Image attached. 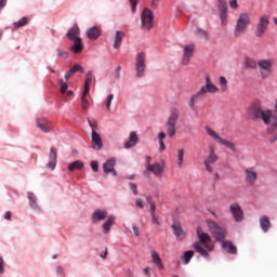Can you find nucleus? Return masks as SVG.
Wrapping results in <instances>:
<instances>
[{
  "label": "nucleus",
  "mask_w": 277,
  "mask_h": 277,
  "mask_svg": "<svg viewBox=\"0 0 277 277\" xmlns=\"http://www.w3.org/2000/svg\"><path fill=\"white\" fill-rule=\"evenodd\" d=\"M197 237L199 241L193 245L194 250L201 254L203 259H209V252H213L215 246L211 243V236L202 230V227H197Z\"/></svg>",
  "instance_id": "f257e3e1"
},
{
  "label": "nucleus",
  "mask_w": 277,
  "mask_h": 277,
  "mask_svg": "<svg viewBox=\"0 0 277 277\" xmlns=\"http://www.w3.org/2000/svg\"><path fill=\"white\" fill-rule=\"evenodd\" d=\"M249 114H251L253 120H263L264 124L272 123V110L261 109V104L259 102H254L249 108Z\"/></svg>",
  "instance_id": "f03ea898"
},
{
  "label": "nucleus",
  "mask_w": 277,
  "mask_h": 277,
  "mask_svg": "<svg viewBox=\"0 0 277 277\" xmlns=\"http://www.w3.org/2000/svg\"><path fill=\"white\" fill-rule=\"evenodd\" d=\"M248 25H250V14L242 13L239 15L236 26L234 28V36L235 38H241L246 30L248 29Z\"/></svg>",
  "instance_id": "7ed1b4c3"
},
{
  "label": "nucleus",
  "mask_w": 277,
  "mask_h": 277,
  "mask_svg": "<svg viewBox=\"0 0 277 277\" xmlns=\"http://www.w3.org/2000/svg\"><path fill=\"white\" fill-rule=\"evenodd\" d=\"M205 129H206L207 135H209V137H212V140H214L216 144H221V146H225L226 148L232 150V153H237V147H235L233 142L222 138V136H220V134H217V132H215V130L211 129V127L209 126H207Z\"/></svg>",
  "instance_id": "20e7f679"
},
{
  "label": "nucleus",
  "mask_w": 277,
  "mask_h": 277,
  "mask_svg": "<svg viewBox=\"0 0 277 277\" xmlns=\"http://www.w3.org/2000/svg\"><path fill=\"white\" fill-rule=\"evenodd\" d=\"M207 226L216 241L224 242V239L226 238V229L224 227L217 225L215 221H207Z\"/></svg>",
  "instance_id": "39448f33"
},
{
  "label": "nucleus",
  "mask_w": 277,
  "mask_h": 277,
  "mask_svg": "<svg viewBox=\"0 0 277 277\" xmlns=\"http://www.w3.org/2000/svg\"><path fill=\"white\" fill-rule=\"evenodd\" d=\"M146 72V53L140 52L135 57V75L142 79Z\"/></svg>",
  "instance_id": "423d86ee"
},
{
  "label": "nucleus",
  "mask_w": 277,
  "mask_h": 277,
  "mask_svg": "<svg viewBox=\"0 0 277 277\" xmlns=\"http://www.w3.org/2000/svg\"><path fill=\"white\" fill-rule=\"evenodd\" d=\"M155 25V14L153 11L148 8H145L141 14V27L142 29L146 28L147 29H153Z\"/></svg>",
  "instance_id": "0eeeda50"
},
{
  "label": "nucleus",
  "mask_w": 277,
  "mask_h": 277,
  "mask_svg": "<svg viewBox=\"0 0 277 277\" xmlns=\"http://www.w3.org/2000/svg\"><path fill=\"white\" fill-rule=\"evenodd\" d=\"M274 58L258 61V67L260 68L262 79H268V77H272V66H274Z\"/></svg>",
  "instance_id": "6e6552de"
},
{
  "label": "nucleus",
  "mask_w": 277,
  "mask_h": 277,
  "mask_svg": "<svg viewBox=\"0 0 277 277\" xmlns=\"http://www.w3.org/2000/svg\"><path fill=\"white\" fill-rule=\"evenodd\" d=\"M176 122H179V111L173 110L166 124L169 137H174V135H176Z\"/></svg>",
  "instance_id": "1a4fd4ad"
},
{
  "label": "nucleus",
  "mask_w": 277,
  "mask_h": 277,
  "mask_svg": "<svg viewBox=\"0 0 277 277\" xmlns=\"http://www.w3.org/2000/svg\"><path fill=\"white\" fill-rule=\"evenodd\" d=\"M220 159V157L217 156V154H215V147L213 146H209V155L207 156V158L203 161V166L207 170V172H213V163H216V161Z\"/></svg>",
  "instance_id": "9d476101"
},
{
  "label": "nucleus",
  "mask_w": 277,
  "mask_h": 277,
  "mask_svg": "<svg viewBox=\"0 0 277 277\" xmlns=\"http://www.w3.org/2000/svg\"><path fill=\"white\" fill-rule=\"evenodd\" d=\"M267 27H269V16L262 15L256 25V31H255L256 38H263V35L265 34V31H267Z\"/></svg>",
  "instance_id": "9b49d317"
},
{
  "label": "nucleus",
  "mask_w": 277,
  "mask_h": 277,
  "mask_svg": "<svg viewBox=\"0 0 277 277\" xmlns=\"http://www.w3.org/2000/svg\"><path fill=\"white\" fill-rule=\"evenodd\" d=\"M183 50H184V53H183L182 64L183 66H189V62L192 61V57H194V51H196V44L190 43V44L184 45Z\"/></svg>",
  "instance_id": "f8f14e48"
},
{
  "label": "nucleus",
  "mask_w": 277,
  "mask_h": 277,
  "mask_svg": "<svg viewBox=\"0 0 277 277\" xmlns=\"http://www.w3.org/2000/svg\"><path fill=\"white\" fill-rule=\"evenodd\" d=\"M229 211L235 222H241L243 220V210H241V207L239 206V203H232L229 206Z\"/></svg>",
  "instance_id": "ddd939ff"
},
{
  "label": "nucleus",
  "mask_w": 277,
  "mask_h": 277,
  "mask_svg": "<svg viewBox=\"0 0 277 277\" xmlns=\"http://www.w3.org/2000/svg\"><path fill=\"white\" fill-rule=\"evenodd\" d=\"M200 89L205 91V94H217L220 92V89L213 84L209 76L206 77V84Z\"/></svg>",
  "instance_id": "4468645a"
},
{
  "label": "nucleus",
  "mask_w": 277,
  "mask_h": 277,
  "mask_svg": "<svg viewBox=\"0 0 277 277\" xmlns=\"http://www.w3.org/2000/svg\"><path fill=\"white\" fill-rule=\"evenodd\" d=\"M147 203L149 205V212L151 215V222L153 224H156L157 226H159V217L157 216V214L155 213V211H157V205L155 203V199H153V197L148 196L146 198Z\"/></svg>",
  "instance_id": "2eb2a0df"
},
{
  "label": "nucleus",
  "mask_w": 277,
  "mask_h": 277,
  "mask_svg": "<svg viewBox=\"0 0 277 277\" xmlns=\"http://www.w3.org/2000/svg\"><path fill=\"white\" fill-rule=\"evenodd\" d=\"M147 172H151L154 176H161L163 170H166V163L156 162L154 164L146 166Z\"/></svg>",
  "instance_id": "dca6fc26"
},
{
  "label": "nucleus",
  "mask_w": 277,
  "mask_h": 277,
  "mask_svg": "<svg viewBox=\"0 0 277 277\" xmlns=\"http://www.w3.org/2000/svg\"><path fill=\"white\" fill-rule=\"evenodd\" d=\"M91 144L93 150H101L103 148V138L95 130H93L91 133Z\"/></svg>",
  "instance_id": "f3484780"
},
{
  "label": "nucleus",
  "mask_w": 277,
  "mask_h": 277,
  "mask_svg": "<svg viewBox=\"0 0 277 277\" xmlns=\"http://www.w3.org/2000/svg\"><path fill=\"white\" fill-rule=\"evenodd\" d=\"M116 158H110L108 159L104 164H103V170L105 174H113L114 176H118V172H116Z\"/></svg>",
  "instance_id": "a211bd4d"
},
{
  "label": "nucleus",
  "mask_w": 277,
  "mask_h": 277,
  "mask_svg": "<svg viewBox=\"0 0 277 277\" xmlns=\"http://www.w3.org/2000/svg\"><path fill=\"white\" fill-rule=\"evenodd\" d=\"M246 183L248 185H254L256 183V179H259V174L254 170V168H249L245 170Z\"/></svg>",
  "instance_id": "6ab92c4d"
},
{
  "label": "nucleus",
  "mask_w": 277,
  "mask_h": 277,
  "mask_svg": "<svg viewBox=\"0 0 277 277\" xmlns=\"http://www.w3.org/2000/svg\"><path fill=\"white\" fill-rule=\"evenodd\" d=\"M207 96V93H205L203 89H200L197 93H195L190 97L189 107L190 109H194L196 103H199V101H202Z\"/></svg>",
  "instance_id": "aec40b11"
},
{
  "label": "nucleus",
  "mask_w": 277,
  "mask_h": 277,
  "mask_svg": "<svg viewBox=\"0 0 277 277\" xmlns=\"http://www.w3.org/2000/svg\"><path fill=\"white\" fill-rule=\"evenodd\" d=\"M81 29H79L78 25H74L67 32L66 37L68 38V40L72 41V40H77L80 39L81 37Z\"/></svg>",
  "instance_id": "412c9836"
},
{
  "label": "nucleus",
  "mask_w": 277,
  "mask_h": 277,
  "mask_svg": "<svg viewBox=\"0 0 277 277\" xmlns=\"http://www.w3.org/2000/svg\"><path fill=\"white\" fill-rule=\"evenodd\" d=\"M107 219V211L105 210H95L92 214L93 224H98V222H103V220Z\"/></svg>",
  "instance_id": "4be33fe9"
},
{
  "label": "nucleus",
  "mask_w": 277,
  "mask_h": 277,
  "mask_svg": "<svg viewBox=\"0 0 277 277\" xmlns=\"http://www.w3.org/2000/svg\"><path fill=\"white\" fill-rule=\"evenodd\" d=\"M49 159L47 168H49V170H55V166H57V151H55V148L53 147L50 149Z\"/></svg>",
  "instance_id": "5701e85b"
},
{
  "label": "nucleus",
  "mask_w": 277,
  "mask_h": 277,
  "mask_svg": "<svg viewBox=\"0 0 277 277\" xmlns=\"http://www.w3.org/2000/svg\"><path fill=\"white\" fill-rule=\"evenodd\" d=\"M37 126L41 131H43V133H49V131L53 129V124L47 119L37 120Z\"/></svg>",
  "instance_id": "b1692460"
},
{
  "label": "nucleus",
  "mask_w": 277,
  "mask_h": 277,
  "mask_svg": "<svg viewBox=\"0 0 277 277\" xmlns=\"http://www.w3.org/2000/svg\"><path fill=\"white\" fill-rule=\"evenodd\" d=\"M124 36H127L124 34V31L122 30H117L115 34V38H114V49H120V45L122 44V40H124Z\"/></svg>",
  "instance_id": "393cba45"
},
{
  "label": "nucleus",
  "mask_w": 277,
  "mask_h": 277,
  "mask_svg": "<svg viewBox=\"0 0 277 277\" xmlns=\"http://www.w3.org/2000/svg\"><path fill=\"white\" fill-rule=\"evenodd\" d=\"M71 42H74V44L70 47L71 53L79 54L83 51V42H82L81 38L74 39V40H71Z\"/></svg>",
  "instance_id": "a878e982"
},
{
  "label": "nucleus",
  "mask_w": 277,
  "mask_h": 277,
  "mask_svg": "<svg viewBox=\"0 0 277 277\" xmlns=\"http://www.w3.org/2000/svg\"><path fill=\"white\" fill-rule=\"evenodd\" d=\"M87 37L89 40H98L101 38V30L96 26L91 27L87 30Z\"/></svg>",
  "instance_id": "bb28decb"
},
{
  "label": "nucleus",
  "mask_w": 277,
  "mask_h": 277,
  "mask_svg": "<svg viewBox=\"0 0 277 277\" xmlns=\"http://www.w3.org/2000/svg\"><path fill=\"white\" fill-rule=\"evenodd\" d=\"M172 229H173V233H174L176 239H179V241H183V239L185 238L186 233H185V230H183L181 225L173 224Z\"/></svg>",
  "instance_id": "cd10ccee"
},
{
  "label": "nucleus",
  "mask_w": 277,
  "mask_h": 277,
  "mask_svg": "<svg viewBox=\"0 0 277 277\" xmlns=\"http://www.w3.org/2000/svg\"><path fill=\"white\" fill-rule=\"evenodd\" d=\"M222 248H224L228 254H237V247H235L230 240H223Z\"/></svg>",
  "instance_id": "c85d7f7f"
},
{
  "label": "nucleus",
  "mask_w": 277,
  "mask_h": 277,
  "mask_svg": "<svg viewBox=\"0 0 277 277\" xmlns=\"http://www.w3.org/2000/svg\"><path fill=\"white\" fill-rule=\"evenodd\" d=\"M137 142H138L137 133L136 132H131L129 141L126 142V144H124V148H128V149L133 148V146H136Z\"/></svg>",
  "instance_id": "c756f323"
},
{
  "label": "nucleus",
  "mask_w": 277,
  "mask_h": 277,
  "mask_svg": "<svg viewBox=\"0 0 277 277\" xmlns=\"http://www.w3.org/2000/svg\"><path fill=\"white\" fill-rule=\"evenodd\" d=\"M151 261L158 269H163V263L161 262V256H159L158 252L155 250L151 251Z\"/></svg>",
  "instance_id": "7c9ffc66"
},
{
  "label": "nucleus",
  "mask_w": 277,
  "mask_h": 277,
  "mask_svg": "<svg viewBox=\"0 0 277 277\" xmlns=\"http://www.w3.org/2000/svg\"><path fill=\"white\" fill-rule=\"evenodd\" d=\"M260 226L264 233H267L269 230V226H272V223L269 222V216H262L260 219Z\"/></svg>",
  "instance_id": "2f4dec72"
},
{
  "label": "nucleus",
  "mask_w": 277,
  "mask_h": 277,
  "mask_svg": "<svg viewBox=\"0 0 277 277\" xmlns=\"http://www.w3.org/2000/svg\"><path fill=\"white\" fill-rule=\"evenodd\" d=\"M115 222H116V217L109 216L106 220V222L102 225L104 233H109V230H111V227L114 226Z\"/></svg>",
  "instance_id": "473e14b6"
},
{
  "label": "nucleus",
  "mask_w": 277,
  "mask_h": 277,
  "mask_svg": "<svg viewBox=\"0 0 277 277\" xmlns=\"http://www.w3.org/2000/svg\"><path fill=\"white\" fill-rule=\"evenodd\" d=\"M83 161L81 160H76L68 166L69 172H75V170H83Z\"/></svg>",
  "instance_id": "72a5a7b5"
},
{
  "label": "nucleus",
  "mask_w": 277,
  "mask_h": 277,
  "mask_svg": "<svg viewBox=\"0 0 277 277\" xmlns=\"http://www.w3.org/2000/svg\"><path fill=\"white\" fill-rule=\"evenodd\" d=\"M29 24V17H22L19 21L13 23V29H21Z\"/></svg>",
  "instance_id": "f704fd0d"
},
{
  "label": "nucleus",
  "mask_w": 277,
  "mask_h": 277,
  "mask_svg": "<svg viewBox=\"0 0 277 277\" xmlns=\"http://www.w3.org/2000/svg\"><path fill=\"white\" fill-rule=\"evenodd\" d=\"M90 85H92V71L87 72V78L84 81V89H83V92H85V94H90Z\"/></svg>",
  "instance_id": "c9c22d12"
},
{
  "label": "nucleus",
  "mask_w": 277,
  "mask_h": 277,
  "mask_svg": "<svg viewBox=\"0 0 277 277\" xmlns=\"http://www.w3.org/2000/svg\"><path fill=\"white\" fill-rule=\"evenodd\" d=\"M90 93H85V91H83L82 95H81V107L84 111H88V109H90V101H88L87 96Z\"/></svg>",
  "instance_id": "e433bc0d"
},
{
  "label": "nucleus",
  "mask_w": 277,
  "mask_h": 277,
  "mask_svg": "<svg viewBox=\"0 0 277 277\" xmlns=\"http://www.w3.org/2000/svg\"><path fill=\"white\" fill-rule=\"evenodd\" d=\"M184 160H185V149L180 148V149H177V166H179V168H183Z\"/></svg>",
  "instance_id": "4c0bfd02"
},
{
  "label": "nucleus",
  "mask_w": 277,
  "mask_h": 277,
  "mask_svg": "<svg viewBox=\"0 0 277 277\" xmlns=\"http://www.w3.org/2000/svg\"><path fill=\"white\" fill-rule=\"evenodd\" d=\"M256 66H259V63H256V61H254L253 58L247 57L245 60L246 68H252L254 70V69H256Z\"/></svg>",
  "instance_id": "58836bf2"
},
{
  "label": "nucleus",
  "mask_w": 277,
  "mask_h": 277,
  "mask_svg": "<svg viewBox=\"0 0 277 277\" xmlns=\"http://www.w3.org/2000/svg\"><path fill=\"white\" fill-rule=\"evenodd\" d=\"M166 137L164 132L158 133V142H159V150L163 153L166 150V144L163 143V138Z\"/></svg>",
  "instance_id": "ea45409f"
},
{
  "label": "nucleus",
  "mask_w": 277,
  "mask_h": 277,
  "mask_svg": "<svg viewBox=\"0 0 277 277\" xmlns=\"http://www.w3.org/2000/svg\"><path fill=\"white\" fill-rule=\"evenodd\" d=\"M228 11H221L220 13V19L222 27H226L228 25L227 18H228Z\"/></svg>",
  "instance_id": "a19ab883"
},
{
  "label": "nucleus",
  "mask_w": 277,
  "mask_h": 277,
  "mask_svg": "<svg viewBox=\"0 0 277 277\" xmlns=\"http://www.w3.org/2000/svg\"><path fill=\"white\" fill-rule=\"evenodd\" d=\"M28 200L30 202L31 209H38L36 195L34 193H28Z\"/></svg>",
  "instance_id": "79ce46f5"
},
{
  "label": "nucleus",
  "mask_w": 277,
  "mask_h": 277,
  "mask_svg": "<svg viewBox=\"0 0 277 277\" xmlns=\"http://www.w3.org/2000/svg\"><path fill=\"white\" fill-rule=\"evenodd\" d=\"M220 85H221V91L226 92V90H228V80H226V77L224 76L220 77Z\"/></svg>",
  "instance_id": "37998d69"
},
{
  "label": "nucleus",
  "mask_w": 277,
  "mask_h": 277,
  "mask_svg": "<svg viewBox=\"0 0 277 277\" xmlns=\"http://www.w3.org/2000/svg\"><path fill=\"white\" fill-rule=\"evenodd\" d=\"M193 258H194V251L188 250L184 252V262L186 263V265L192 261Z\"/></svg>",
  "instance_id": "c03bdc74"
},
{
  "label": "nucleus",
  "mask_w": 277,
  "mask_h": 277,
  "mask_svg": "<svg viewBox=\"0 0 277 277\" xmlns=\"http://www.w3.org/2000/svg\"><path fill=\"white\" fill-rule=\"evenodd\" d=\"M196 34H197V36H199V38H203L205 40H209V34L207 32V30L198 28Z\"/></svg>",
  "instance_id": "a18cd8bd"
},
{
  "label": "nucleus",
  "mask_w": 277,
  "mask_h": 277,
  "mask_svg": "<svg viewBox=\"0 0 277 277\" xmlns=\"http://www.w3.org/2000/svg\"><path fill=\"white\" fill-rule=\"evenodd\" d=\"M88 123L91 127L92 131H96V129H98V121L97 120L88 118Z\"/></svg>",
  "instance_id": "49530a36"
},
{
  "label": "nucleus",
  "mask_w": 277,
  "mask_h": 277,
  "mask_svg": "<svg viewBox=\"0 0 277 277\" xmlns=\"http://www.w3.org/2000/svg\"><path fill=\"white\" fill-rule=\"evenodd\" d=\"M61 84V94H66V90H68V84L64 82V79L58 80Z\"/></svg>",
  "instance_id": "de8ad7c7"
},
{
  "label": "nucleus",
  "mask_w": 277,
  "mask_h": 277,
  "mask_svg": "<svg viewBox=\"0 0 277 277\" xmlns=\"http://www.w3.org/2000/svg\"><path fill=\"white\" fill-rule=\"evenodd\" d=\"M219 6L221 12H228V6L226 5V0H219Z\"/></svg>",
  "instance_id": "09e8293b"
},
{
  "label": "nucleus",
  "mask_w": 277,
  "mask_h": 277,
  "mask_svg": "<svg viewBox=\"0 0 277 277\" xmlns=\"http://www.w3.org/2000/svg\"><path fill=\"white\" fill-rule=\"evenodd\" d=\"M111 101H114V94H109L106 101V109L111 111Z\"/></svg>",
  "instance_id": "8fccbe9b"
},
{
  "label": "nucleus",
  "mask_w": 277,
  "mask_h": 277,
  "mask_svg": "<svg viewBox=\"0 0 277 277\" xmlns=\"http://www.w3.org/2000/svg\"><path fill=\"white\" fill-rule=\"evenodd\" d=\"M56 53L58 57H64V60L68 58V52L62 49H56Z\"/></svg>",
  "instance_id": "3c124183"
},
{
  "label": "nucleus",
  "mask_w": 277,
  "mask_h": 277,
  "mask_svg": "<svg viewBox=\"0 0 277 277\" xmlns=\"http://www.w3.org/2000/svg\"><path fill=\"white\" fill-rule=\"evenodd\" d=\"M70 70H71V72H83V67L79 64H76L72 66V68Z\"/></svg>",
  "instance_id": "603ef678"
},
{
  "label": "nucleus",
  "mask_w": 277,
  "mask_h": 277,
  "mask_svg": "<svg viewBox=\"0 0 277 277\" xmlns=\"http://www.w3.org/2000/svg\"><path fill=\"white\" fill-rule=\"evenodd\" d=\"M130 189L134 196H137V185L135 183H129Z\"/></svg>",
  "instance_id": "864d4df0"
},
{
  "label": "nucleus",
  "mask_w": 277,
  "mask_h": 277,
  "mask_svg": "<svg viewBox=\"0 0 277 277\" xmlns=\"http://www.w3.org/2000/svg\"><path fill=\"white\" fill-rule=\"evenodd\" d=\"M135 207H137L138 209H144V207H145L144 200L137 198L135 200Z\"/></svg>",
  "instance_id": "5fc2aeb1"
},
{
  "label": "nucleus",
  "mask_w": 277,
  "mask_h": 277,
  "mask_svg": "<svg viewBox=\"0 0 277 277\" xmlns=\"http://www.w3.org/2000/svg\"><path fill=\"white\" fill-rule=\"evenodd\" d=\"M91 168H92L93 172H98V161L93 160L91 162Z\"/></svg>",
  "instance_id": "6e6d98bb"
},
{
  "label": "nucleus",
  "mask_w": 277,
  "mask_h": 277,
  "mask_svg": "<svg viewBox=\"0 0 277 277\" xmlns=\"http://www.w3.org/2000/svg\"><path fill=\"white\" fill-rule=\"evenodd\" d=\"M130 4H131V11L135 12L136 8H137V0H129Z\"/></svg>",
  "instance_id": "4d7b16f0"
},
{
  "label": "nucleus",
  "mask_w": 277,
  "mask_h": 277,
  "mask_svg": "<svg viewBox=\"0 0 277 277\" xmlns=\"http://www.w3.org/2000/svg\"><path fill=\"white\" fill-rule=\"evenodd\" d=\"M132 230H133L135 237H140V227L138 226L132 225Z\"/></svg>",
  "instance_id": "13d9d810"
},
{
  "label": "nucleus",
  "mask_w": 277,
  "mask_h": 277,
  "mask_svg": "<svg viewBox=\"0 0 277 277\" xmlns=\"http://www.w3.org/2000/svg\"><path fill=\"white\" fill-rule=\"evenodd\" d=\"M5 272V266L3 265V258L0 256V275Z\"/></svg>",
  "instance_id": "bf43d9fd"
},
{
  "label": "nucleus",
  "mask_w": 277,
  "mask_h": 277,
  "mask_svg": "<svg viewBox=\"0 0 277 277\" xmlns=\"http://www.w3.org/2000/svg\"><path fill=\"white\" fill-rule=\"evenodd\" d=\"M237 5V0H229V6L232 8V10H236Z\"/></svg>",
  "instance_id": "052dcab7"
},
{
  "label": "nucleus",
  "mask_w": 277,
  "mask_h": 277,
  "mask_svg": "<svg viewBox=\"0 0 277 277\" xmlns=\"http://www.w3.org/2000/svg\"><path fill=\"white\" fill-rule=\"evenodd\" d=\"M72 75H75V72L72 71V69H69V70L65 74V79L68 81L69 77H72Z\"/></svg>",
  "instance_id": "680f3d73"
},
{
  "label": "nucleus",
  "mask_w": 277,
  "mask_h": 277,
  "mask_svg": "<svg viewBox=\"0 0 277 277\" xmlns=\"http://www.w3.org/2000/svg\"><path fill=\"white\" fill-rule=\"evenodd\" d=\"M56 273L58 274V276H62L64 274V268L62 266H57Z\"/></svg>",
  "instance_id": "e2e57ef3"
},
{
  "label": "nucleus",
  "mask_w": 277,
  "mask_h": 277,
  "mask_svg": "<svg viewBox=\"0 0 277 277\" xmlns=\"http://www.w3.org/2000/svg\"><path fill=\"white\" fill-rule=\"evenodd\" d=\"M120 70H121V68H120V67H117V68L115 69V72H116V79H120Z\"/></svg>",
  "instance_id": "0e129e2a"
},
{
  "label": "nucleus",
  "mask_w": 277,
  "mask_h": 277,
  "mask_svg": "<svg viewBox=\"0 0 277 277\" xmlns=\"http://www.w3.org/2000/svg\"><path fill=\"white\" fill-rule=\"evenodd\" d=\"M6 3H8V0H0V10H3Z\"/></svg>",
  "instance_id": "69168bd1"
},
{
  "label": "nucleus",
  "mask_w": 277,
  "mask_h": 277,
  "mask_svg": "<svg viewBox=\"0 0 277 277\" xmlns=\"http://www.w3.org/2000/svg\"><path fill=\"white\" fill-rule=\"evenodd\" d=\"M5 220H12V212L8 211L4 216Z\"/></svg>",
  "instance_id": "338daca9"
},
{
  "label": "nucleus",
  "mask_w": 277,
  "mask_h": 277,
  "mask_svg": "<svg viewBox=\"0 0 277 277\" xmlns=\"http://www.w3.org/2000/svg\"><path fill=\"white\" fill-rule=\"evenodd\" d=\"M145 276H150V267L144 268Z\"/></svg>",
  "instance_id": "774afa93"
}]
</instances>
